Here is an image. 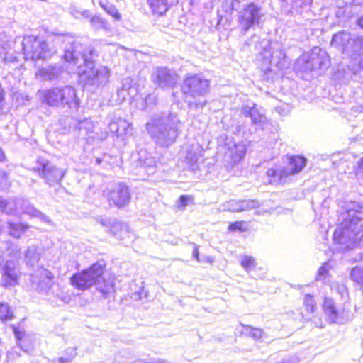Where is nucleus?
<instances>
[{
	"instance_id": "f257e3e1",
	"label": "nucleus",
	"mask_w": 363,
	"mask_h": 363,
	"mask_svg": "<svg viewBox=\"0 0 363 363\" xmlns=\"http://www.w3.org/2000/svg\"><path fill=\"white\" fill-rule=\"evenodd\" d=\"M94 50L91 46L85 48L82 45L76 43L72 49L66 50L64 58L67 62L78 65L77 74L81 82L85 84L100 86L106 84L109 79V70L106 67H99L96 69L92 62Z\"/></svg>"
},
{
	"instance_id": "f03ea898",
	"label": "nucleus",
	"mask_w": 363,
	"mask_h": 363,
	"mask_svg": "<svg viewBox=\"0 0 363 363\" xmlns=\"http://www.w3.org/2000/svg\"><path fill=\"white\" fill-rule=\"evenodd\" d=\"M360 213L354 210L347 211L344 221L333 234L334 241L340 245L339 250L352 249L363 242V229Z\"/></svg>"
},
{
	"instance_id": "7ed1b4c3",
	"label": "nucleus",
	"mask_w": 363,
	"mask_h": 363,
	"mask_svg": "<svg viewBox=\"0 0 363 363\" xmlns=\"http://www.w3.org/2000/svg\"><path fill=\"white\" fill-rule=\"evenodd\" d=\"M182 123L175 113L154 116L146 125V128L155 142L168 147L173 144L181 133Z\"/></svg>"
},
{
	"instance_id": "20e7f679",
	"label": "nucleus",
	"mask_w": 363,
	"mask_h": 363,
	"mask_svg": "<svg viewBox=\"0 0 363 363\" xmlns=\"http://www.w3.org/2000/svg\"><path fill=\"white\" fill-rule=\"evenodd\" d=\"M209 89V81L199 74H195L187 77L182 85V91L185 96L191 107L196 108L203 107L206 104V100H201L199 102H194L189 99H196L203 97Z\"/></svg>"
},
{
	"instance_id": "39448f33",
	"label": "nucleus",
	"mask_w": 363,
	"mask_h": 363,
	"mask_svg": "<svg viewBox=\"0 0 363 363\" xmlns=\"http://www.w3.org/2000/svg\"><path fill=\"white\" fill-rule=\"evenodd\" d=\"M331 45L350 57L360 55L363 52V38L353 36L347 32H340L333 37Z\"/></svg>"
},
{
	"instance_id": "423d86ee",
	"label": "nucleus",
	"mask_w": 363,
	"mask_h": 363,
	"mask_svg": "<svg viewBox=\"0 0 363 363\" xmlns=\"http://www.w3.org/2000/svg\"><path fill=\"white\" fill-rule=\"evenodd\" d=\"M22 45L26 59L32 60H46L55 52L52 49L48 48L45 41L33 35L25 36Z\"/></svg>"
},
{
	"instance_id": "0eeeda50",
	"label": "nucleus",
	"mask_w": 363,
	"mask_h": 363,
	"mask_svg": "<svg viewBox=\"0 0 363 363\" xmlns=\"http://www.w3.org/2000/svg\"><path fill=\"white\" fill-rule=\"evenodd\" d=\"M264 12L262 8L254 2L245 5L239 11L238 22L240 28L247 31L250 28L258 26L263 21Z\"/></svg>"
},
{
	"instance_id": "6e6552de",
	"label": "nucleus",
	"mask_w": 363,
	"mask_h": 363,
	"mask_svg": "<svg viewBox=\"0 0 363 363\" xmlns=\"http://www.w3.org/2000/svg\"><path fill=\"white\" fill-rule=\"evenodd\" d=\"M306 160L300 156L291 157L286 167L279 169L270 168L267 171V176L270 178V184L283 182L287 177L300 172L306 165Z\"/></svg>"
},
{
	"instance_id": "1a4fd4ad",
	"label": "nucleus",
	"mask_w": 363,
	"mask_h": 363,
	"mask_svg": "<svg viewBox=\"0 0 363 363\" xmlns=\"http://www.w3.org/2000/svg\"><path fill=\"white\" fill-rule=\"evenodd\" d=\"M104 274L102 264L96 263L81 272L74 274L70 279L72 285L79 290H85L96 285Z\"/></svg>"
},
{
	"instance_id": "9d476101",
	"label": "nucleus",
	"mask_w": 363,
	"mask_h": 363,
	"mask_svg": "<svg viewBox=\"0 0 363 363\" xmlns=\"http://www.w3.org/2000/svg\"><path fill=\"white\" fill-rule=\"evenodd\" d=\"M19 253L20 249L18 245L13 243L9 244L4 256L11 259L6 260L2 267V281L5 286H14L18 283V270L14 259Z\"/></svg>"
},
{
	"instance_id": "9b49d317",
	"label": "nucleus",
	"mask_w": 363,
	"mask_h": 363,
	"mask_svg": "<svg viewBox=\"0 0 363 363\" xmlns=\"http://www.w3.org/2000/svg\"><path fill=\"white\" fill-rule=\"evenodd\" d=\"M223 149V162L227 168L231 169L245 157L247 145L243 141L235 142L233 138H228Z\"/></svg>"
},
{
	"instance_id": "f8f14e48",
	"label": "nucleus",
	"mask_w": 363,
	"mask_h": 363,
	"mask_svg": "<svg viewBox=\"0 0 363 363\" xmlns=\"http://www.w3.org/2000/svg\"><path fill=\"white\" fill-rule=\"evenodd\" d=\"M322 308L326 320L330 323H344L349 319V311L345 305L338 306L330 298H325Z\"/></svg>"
},
{
	"instance_id": "ddd939ff",
	"label": "nucleus",
	"mask_w": 363,
	"mask_h": 363,
	"mask_svg": "<svg viewBox=\"0 0 363 363\" xmlns=\"http://www.w3.org/2000/svg\"><path fill=\"white\" fill-rule=\"evenodd\" d=\"M54 276L48 269L39 267L30 274L33 287L40 292L48 293L52 287Z\"/></svg>"
},
{
	"instance_id": "4468645a",
	"label": "nucleus",
	"mask_w": 363,
	"mask_h": 363,
	"mask_svg": "<svg viewBox=\"0 0 363 363\" xmlns=\"http://www.w3.org/2000/svg\"><path fill=\"white\" fill-rule=\"evenodd\" d=\"M107 198L110 205L122 208L130 202V195L129 189L125 184L118 183L108 191Z\"/></svg>"
},
{
	"instance_id": "2eb2a0df",
	"label": "nucleus",
	"mask_w": 363,
	"mask_h": 363,
	"mask_svg": "<svg viewBox=\"0 0 363 363\" xmlns=\"http://www.w3.org/2000/svg\"><path fill=\"white\" fill-rule=\"evenodd\" d=\"M152 79L162 88H172L179 82V76L176 72L167 67L157 68L152 74Z\"/></svg>"
},
{
	"instance_id": "dca6fc26",
	"label": "nucleus",
	"mask_w": 363,
	"mask_h": 363,
	"mask_svg": "<svg viewBox=\"0 0 363 363\" xmlns=\"http://www.w3.org/2000/svg\"><path fill=\"white\" fill-rule=\"evenodd\" d=\"M41 167L38 170L40 177L50 186L58 184L62 179L65 172L50 162H40Z\"/></svg>"
},
{
	"instance_id": "f3484780",
	"label": "nucleus",
	"mask_w": 363,
	"mask_h": 363,
	"mask_svg": "<svg viewBox=\"0 0 363 363\" xmlns=\"http://www.w3.org/2000/svg\"><path fill=\"white\" fill-rule=\"evenodd\" d=\"M264 49L262 52L264 60L277 66L282 65V60L286 57V54L278 43H269L268 41H263Z\"/></svg>"
},
{
	"instance_id": "a211bd4d",
	"label": "nucleus",
	"mask_w": 363,
	"mask_h": 363,
	"mask_svg": "<svg viewBox=\"0 0 363 363\" xmlns=\"http://www.w3.org/2000/svg\"><path fill=\"white\" fill-rule=\"evenodd\" d=\"M73 15L75 18L82 17L89 19L92 28L95 30L109 31L111 30V26L106 20L98 15L92 16L87 10L76 11Z\"/></svg>"
},
{
	"instance_id": "6ab92c4d",
	"label": "nucleus",
	"mask_w": 363,
	"mask_h": 363,
	"mask_svg": "<svg viewBox=\"0 0 363 363\" xmlns=\"http://www.w3.org/2000/svg\"><path fill=\"white\" fill-rule=\"evenodd\" d=\"M43 102L50 106H61L62 87L47 89L38 92Z\"/></svg>"
},
{
	"instance_id": "aec40b11",
	"label": "nucleus",
	"mask_w": 363,
	"mask_h": 363,
	"mask_svg": "<svg viewBox=\"0 0 363 363\" xmlns=\"http://www.w3.org/2000/svg\"><path fill=\"white\" fill-rule=\"evenodd\" d=\"M62 104L61 106H67L69 108L77 109L80 104V100L77 96L76 90L70 86L62 87Z\"/></svg>"
},
{
	"instance_id": "412c9836",
	"label": "nucleus",
	"mask_w": 363,
	"mask_h": 363,
	"mask_svg": "<svg viewBox=\"0 0 363 363\" xmlns=\"http://www.w3.org/2000/svg\"><path fill=\"white\" fill-rule=\"evenodd\" d=\"M241 112L245 116L250 117L252 120V123L254 124H262L266 121L264 113H262L260 109L257 108L255 104L243 106Z\"/></svg>"
},
{
	"instance_id": "4be33fe9",
	"label": "nucleus",
	"mask_w": 363,
	"mask_h": 363,
	"mask_svg": "<svg viewBox=\"0 0 363 363\" xmlns=\"http://www.w3.org/2000/svg\"><path fill=\"white\" fill-rule=\"evenodd\" d=\"M28 215L31 218H37L43 223H50V218L40 211L35 208L28 201L23 199V203L21 204V212Z\"/></svg>"
},
{
	"instance_id": "5701e85b",
	"label": "nucleus",
	"mask_w": 363,
	"mask_h": 363,
	"mask_svg": "<svg viewBox=\"0 0 363 363\" xmlns=\"http://www.w3.org/2000/svg\"><path fill=\"white\" fill-rule=\"evenodd\" d=\"M23 203V199L22 198L4 199L0 211L8 215H18L21 212V204Z\"/></svg>"
},
{
	"instance_id": "b1692460",
	"label": "nucleus",
	"mask_w": 363,
	"mask_h": 363,
	"mask_svg": "<svg viewBox=\"0 0 363 363\" xmlns=\"http://www.w3.org/2000/svg\"><path fill=\"white\" fill-rule=\"evenodd\" d=\"M61 73V69L58 66H49L43 67L37 71L35 76L40 80H53L57 78Z\"/></svg>"
},
{
	"instance_id": "393cba45",
	"label": "nucleus",
	"mask_w": 363,
	"mask_h": 363,
	"mask_svg": "<svg viewBox=\"0 0 363 363\" xmlns=\"http://www.w3.org/2000/svg\"><path fill=\"white\" fill-rule=\"evenodd\" d=\"M96 289L100 291L104 297H107L109 294L114 291V284L111 278L106 279L101 275L100 280H98L96 284Z\"/></svg>"
},
{
	"instance_id": "a878e982",
	"label": "nucleus",
	"mask_w": 363,
	"mask_h": 363,
	"mask_svg": "<svg viewBox=\"0 0 363 363\" xmlns=\"http://www.w3.org/2000/svg\"><path fill=\"white\" fill-rule=\"evenodd\" d=\"M40 249L38 246H29L25 252V262L28 265L34 266L40 260Z\"/></svg>"
},
{
	"instance_id": "bb28decb",
	"label": "nucleus",
	"mask_w": 363,
	"mask_h": 363,
	"mask_svg": "<svg viewBox=\"0 0 363 363\" xmlns=\"http://www.w3.org/2000/svg\"><path fill=\"white\" fill-rule=\"evenodd\" d=\"M153 13L159 15L164 14L168 10V5L172 2L170 0H147Z\"/></svg>"
},
{
	"instance_id": "cd10ccee",
	"label": "nucleus",
	"mask_w": 363,
	"mask_h": 363,
	"mask_svg": "<svg viewBox=\"0 0 363 363\" xmlns=\"http://www.w3.org/2000/svg\"><path fill=\"white\" fill-rule=\"evenodd\" d=\"M13 333H14L15 337L17 340L18 347L13 348L11 352H9L8 355H9V358L10 360H14L15 359L14 357L16 355V356L20 355L18 350H23V345L21 343V342H24V340H23V337L25 336L24 332L21 331L16 328H13Z\"/></svg>"
},
{
	"instance_id": "c85d7f7f",
	"label": "nucleus",
	"mask_w": 363,
	"mask_h": 363,
	"mask_svg": "<svg viewBox=\"0 0 363 363\" xmlns=\"http://www.w3.org/2000/svg\"><path fill=\"white\" fill-rule=\"evenodd\" d=\"M8 225L9 234L16 238H20L30 228L28 225L23 223L9 222Z\"/></svg>"
},
{
	"instance_id": "c756f323",
	"label": "nucleus",
	"mask_w": 363,
	"mask_h": 363,
	"mask_svg": "<svg viewBox=\"0 0 363 363\" xmlns=\"http://www.w3.org/2000/svg\"><path fill=\"white\" fill-rule=\"evenodd\" d=\"M99 4L104 11L111 16L115 20L119 21L121 19V14L118 9L108 0H99Z\"/></svg>"
},
{
	"instance_id": "7c9ffc66",
	"label": "nucleus",
	"mask_w": 363,
	"mask_h": 363,
	"mask_svg": "<svg viewBox=\"0 0 363 363\" xmlns=\"http://www.w3.org/2000/svg\"><path fill=\"white\" fill-rule=\"evenodd\" d=\"M111 233L117 239L123 240L125 237L130 235L127 226L123 225L121 223H115L111 227Z\"/></svg>"
},
{
	"instance_id": "2f4dec72",
	"label": "nucleus",
	"mask_w": 363,
	"mask_h": 363,
	"mask_svg": "<svg viewBox=\"0 0 363 363\" xmlns=\"http://www.w3.org/2000/svg\"><path fill=\"white\" fill-rule=\"evenodd\" d=\"M242 334L253 338L255 340H261L264 335V333L262 329L252 328L249 325H242Z\"/></svg>"
},
{
	"instance_id": "473e14b6",
	"label": "nucleus",
	"mask_w": 363,
	"mask_h": 363,
	"mask_svg": "<svg viewBox=\"0 0 363 363\" xmlns=\"http://www.w3.org/2000/svg\"><path fill=\"white\" fill-rule=\"evenodd\" d=\"M117 125L115 131L119 135L130 134L132 132V125L125 120H119Z\"/></svg>"
},
{
	"instance_id": "72a5a7b5",
	"label": "nucleus",
	"mask_w": 363,
	"mask_h": 363,
	"mask_svg": "<svg viewBox=\"0 0 363 363\" xmlns=\"http://www.w3.org/2000/svg\"><path fill=\"white\" fill-rule=\"evenodd\" d=\"M259 206V202L257 200H241L242 211L257 209Z\"/></svg>"
},
{
	"instance_id": "f704fd0d",
	"label": "nucleus",
	"mask_w": 363,
	"mask_h": 363,
	"mask_svg": "<svg viewBox=\"0 0 363 363\" xmlns=\"http://www.w3.org/2000/svg\"><path fill=\"white\" fill-rule=\"evenodd\" d=\"M225 210L232 212H240L241 200H231L225 204Z\"/></svg>"
},
{
	"instance_id": "c9c22d12",
	"label": "nucleus",
	"mask_w": 363,
	"mask_h": 363,
	"mask_svg": "<svg viewBox=\"0 0 363 363\" xmlns=\"http://www.w3.org/2000/svg\"><path fill=\"white\" fill-rule=\"evenodd\" d=\"M351 279L361 284H363V269L361 267H354L350 273Z\"/></svg>"
},
{
	"instance_id": "e433bc0d",
	"label": "nucleus",
	"mask_w": 363,
	"mask_h": 363,
	"mask_svg": "<svg viewBox=\"0 0 363 363\" xmlns=\"http://www.w3.org/2000/svg\"><path fill=\"white\" fill-rule=\"evenodd\" d=\"M304 306L306 310L308 312H314L316 308V303L314 298L311 295H306L304 298Z\"/></svg>"
},
{
	"instance_id": "4c0bfd02",
	"label": "nucleus",
	"mask_w": 363,
	"mask_h": 363,
	"mask_svg": "<svg viewBox=\"0 0 363 363\" xmlns=\"http://www.w3.org/2000/svg\"><path fill=\"white\" fill-rule=\"evenodd\" d=\"M12 317L13 313L9 309V306L7 304L0 303V319H11Z\"/></svg>"
},
{
	"instance_id": "58836bf2",
	"label": "nucleus",
	"mask_w": 363,
	"mask_h": 363,
	"mask_svg": "<svg viewBox=\"0 0 363 363\" xmlns=\"http://www.w3.org/2000/svg\"><path fill=\"white\" fill-rule=\"evenodd\" d=\"M286 1H289L291 6L296 9L298 10L305 6H307L311 4L312 0H286Z\"/></svg>"
},
{
	"instance_id": "ea45409f",
	"label": "nucleus",
	"mask_w": 363,
	"mask_h": 363,
	"mask_svg": "<svg viewBox=\"0 0 363 363\" xmlns=\"http://www.w3.org/2000/svg\"><path fill=\"white\" fill-rule=\"evenodd\" d=\"M241 265L246 270H250L255 267V260L252 257L244 256L241 260Z\"/></svg>"
},
{
	"instance_id": "a19ab883",
	"label": "nucleus",
	"mask_w": 363,
	"mask_h": 363,
	"mask_svg": "<svg viewBox=\"0 0 363 363\" xmlns=\"http://www.w3.org/2000/svg\"><path fill=\"white\" fill-rule=\"evenodd\" d=\"M192 201L193 198L191 196L182 195L179 198L177 206L179 208L184 209Z\"/></svg>"
},
{
	"instance_id": "79ce46f5",
	"label": "nucleus",
	"mask_w": 363,
	"mask_h": 363,
	"mask_svg": "<svg viewBox=\"0 0 363 363\" xmlns=\"http://www.w3.org/2000/svg\"><path fill=\"white\" fill-rule=\"evenodd\" d=\"M333 287L343 299L348 298L347 289L345 284H337Z\"/></svg>"
},
{
	"instance_id": "37998d69",
	"label": "nucleus",
	"mask_w": 363,
	"mask_h": 363,
	"mask_svg": "<svg viewBox=\"0 0 363 363\" xmlns=\"http://www.w3.org/2000/svg\"><path fill=\"white\" fill-rule=\"evenodd\" d=\"M330 264L328 262L324 263L318 272L317 279L320 280L323 277L330 269Z\"/></svg>"
},
{
	"instance_id": "c03bdc74",
	"label": "nucleus",
	"mask_w": 363,
	"mask_h": 363,
	"mask_svg": "<svg viewBox=\"0 0 363 363\" xmlns=\"http://www.w3.org/2000/svg\"><path fill=\"white\" fill-rule=\"evenodd\" d=\"M224 4L228 9V11H230L239 6L240 1L238 0H225Z\"/></svg>"
},
{
	"instance_id": "a18cd8bd",
	"label": "nucleus",
	"mask_w": 363,
	"mask_h": 363,
	"mask_svg": "<svg viewBox=\"0 0 363 363\" xmlns=\"http://www.w3.org/2000/svg\"><path fill=\"white\" fill-rule=\"evenodd\" d=\"M145 108H147L149 106H152L155 104L156 103V96L153 94L148 95L145 99Z\"/></svg>"
},
{
	"instance_id": "49530a36",
	"label": "nucleus",
	"mask_w": 363,
	"mask_h": 363,
	"mask_svg": "<svg viewBox=\"0 0 363 363\" xmlns=\"http://www.w3.org/2000/svg\"><path fill=\"white\" fill-rule=\"evenodd\" d=\"M143 165L147 167L150 172H152L155 165V161L152 157L147 158Z\"/></svg>"
},
{
	"instance_id": "de8ad7c7",
	"label": "nucleus",
	"mask_w": 363,
	"mask_h": 363,
	"mask_svg": "<svg viewBox=\"0 0 363 363\" xmlns=\"http://www.w3.org/2000/svg\"><path fill=\"white\" fill-rule=\"evenodd\" d=\"M243 226V222L237 221L229 225V230L231 231L234 230H242Z\"/></svg>"
},
{
	"instance_id": "09e8293b",
	"label": "nucleus",
	"mask_w": 363,
	"mask_h": 363,
	"mask_svg": "<svg viewBox=\"0 0 363 363\" xmlns=\"http://www.w3.org/2000/svg\"><path fill=\"white\" fill-rule=\"evenodd\" d=\"M92 127V122L89 119H85L79 123V129H91Z\"/></svg>"
},
{
	"instance_id": "8fccbe9b",
	"label": "nucleus",
	"mask_w": 363,
	"mask_h": 363,
	"mask_svg": "<svg viewBox=\"0 0 363 363\" xmlns=\"http://www.w3.org/2000/svg\"><path fill=\"white\" fill-rule=\"evenodd\" d=\"M356 174L359 178L363 179V158L358 162Z\"/></svg>"
},
{
	"instance_id": "3c124183",
	"label": "nucleus",
	"mask_w": 363,
	"mask_h": 363,
	"mask_svg": "<svg viewBox=\"0 0 363 363\" xmlns=\"http://www.w3.org/2000/svg\"><path fill=\"white\" fill-rule=\"evenodd\" d=\"M311 60H312V62H311L310 69H315L318 66L319 68H322L323 67V63L322 62H319L318 60L315 61V58L313 56L311 57Z\"/></svg>"
},
{
	"instance_id": "603ef678",
	"label": "nucleus",
	"mask_w": 363,
	"mask_h": 363,
	"mask_svg": "<svg viewBox=\"0 0 363 363\" xmlns=\"http://www.w3.org/2000/svg\"><path fill=\"white\" fill-rule=\"evenodd\" d=\"M99 222L101 224V225L105 226V227H111V228L112 225L115 224V223H111V220L107 218H100Z\"/></svg>"
},
{
	"instance_id": "864d4df0",
	"label": "nucleus",
	"mask_w": 363,
	"mask_h": 363,
	"mask_svg": "<svg viewBox=\"0 0 363 363\" xmlns=\"http://www.w3.org/2000/svg\"><path fill=\"white\" fill-rule=\"evenodd\" d=\"M110 157L108 156V155H104L102 158H96V162L97 164H101L103 162H107V159H108Z\"/></svg>"
},
{
	"instance_id": "5fc2aeb1",
	"label": "nucleus",
	"mask_w": 363,
	"mask_h": 363,
	"mask_svg": "<svg viewBox=\"0 0 363 363\" xmlns=\"http://www.w3.org/2000/svg\"><path fill=\"white\" fill-rule=\"evenodd\" d=\"M193 257L197 260L199 261V250L197 247H195L193 251Z\"/></svg>"
},
{
	"instance_id": "6e6d98bb",
	"label": "nucleus",
	"mask_w": 363,
	"mask_h": 363,
	"mask_svg": "<svg viewBox=\"0 0 363 363\" xmlns=\"http://www.w3.org/2000/svg\"><path fill=\"white\" fill-rule=\"evenodd\" d=\"M125 94H126V90H125L123 89L118 91V95L122 96L123 99H125Z\"/></svg>"
},
{
	"instance_id": "4d7b16f0",
	"label": "nucleus",
	"mask_w": 363,
	"mask_h": 363,
	"mask_svg": "<svg viewBox=\"0 0 363 363\" xmlns=\"http://www.w3.org/2000/svg\"><path fill=\"white\" fill-rule=\"evenodd\" d=\"M357 23L360 27L363 28V16L360 18H359Z\"/></svg>"
},
{
	"instance_id": "13d9d810",
	"label": "nucleus",
	"mask_w": 363,
	"mask_h": 363,
	"mask_svg": "<svg viewBox=\"0 0 363 363\" xmlns=\"http://www.w3.org/2000/svg\"><path fill=\"white\" fill-rule=\"evenodd\" d=\"M5 158V155L4 152H2L1 149L0 148V161H3Z\"/></svg>"
},
{
	"instance_id": "bf43d9fd",
	"label": "nucleus",
	"mask_w": 363,
	"mask_h": 363,
	"mask_svg": "<svg viewBox=\"0 0 363 363\" xmlns=\"http://www.w3.org/2000/svg\"><path fill=\"white\" fill-rule=\"evenodd\" d=\"M2 175H3L4 178H5V179H6V178H7V174H6V173L3 172V173H2Z\"/></svg>"
},
{
	"instance_id": "052dcab7",
	"label": "nucleus",
	"mask_w": 363,
	"mask_h": 363,
	"mask_svg": "<svg viewBox=\"0 0 363 363\" xmlns=\"http://www.w3.org/2000/svg\"><path fill=\"white\" fill-rule=\"evenodd\" d=\"M265 212H266V211H263V212H262V213H265ZM256 214L259 215V214H262V213H261V212H259V211H257V212H256Z\"/></svg>"
},
{
	"instance_id": "680f3d73",
	"label": "nucleus",
	"mask_w": 363,
	"mask_h": 363,
	"mask_svg": "<svg viewBox=\"0 0 363 363\" xmlns=\"http://www.w3.org/2000/svg\"><path fill=\"white\" fill-rule=\"evenodd\" d=\"M325 56V54L323 53L321 55H320V57H323Z\"/></svg>"
},
{
	"instance_id": "e2e57ef3",
	"label": "nucleus",
	"mask_w": 363,
	"mask_h": 363,
	"mask_svg": "<svg viewBox=\"0 0 363 363\" xmlns=\"http://www.w3.org/2000/svg\"><path fill=\"white\" fill-rule=\"evenodd\" d=\"M104 167L105 169H108V168L106 165H104Z\"/></svg>"
},
{
	"instance_id": "0e129e2a",
	"label": "nucleus",
	"mask_w": 363,
	"mask_h": 363,
	"mask_svg": "<svg viewBox=\"0 0 363 363\" xmlns=\"http://www.w3.org/2000/svg\"><path fill=\"white\" fill-rule=\"evenodd\" d=\"M71 350H72V351L74 353H75V350H74V349H71Z\"/></svg>"
}]
</instances>
